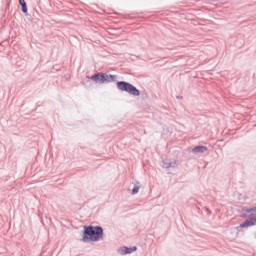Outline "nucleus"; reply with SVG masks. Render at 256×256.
Segmentation results:
<instances>
[{
  "label": "nucleus",
  "instance_id": "nucleus-5",
  "mask_svg": "<svg viewBox=\"0 0 256 256\" xmlns=\"http://www.w3.org/2000/svg\"><path fill=\"white\" fill-rule=\"evenodd\" d=\"M137 251V246L133 247H127V246H121L117 249L118 255H131V253H135Z\"/></svg>",
  "mask_w": 256,
  "mask_h": 256
},
{
  "label": "nucleus",
  "instance_id": "nucleus-6",
  "mask_svg": "<svg viewBox=\"0 0 256 256\" xmlns=\"http://www.w3.org/2000/svg\"><path fill=\"white\" fill-rule=\"evenodd\" d=\"M141 191V182L135 180L132 182V188L128 189V193L131 195H137Z\"/></svg>",
  "mask_w": 256,
  "mask_h": 256
},
{
  "label": "nucleus",
  "instance_id": "nucleus-10",
  "mask_svg": "<svg viewBox=\"0 0 256 256\" xmlns=\"http://www.w3.org/2000/svg\"><path fill=\"white\" fill-rule=\"evenodd\" d=\"M21 7H22V13H27V4H23Z\"/></svg>",
  "mask_w": 256,
  "mask_h": 256
},
{
  "label": "nucleus",
  "instance_id": "nucleus-2",
  "mask_svg": "<svg viewBox=\"0 0 256 256\" xmlns=\"http://www.w3.org/2000/svg\"><path fill=\"white\" fill-rule=\"evenodd\" d=\"M117 87L119 91H125L126 93H129V95H132L133 97H139L141 95V93L139 92V89H137L135 86L127 82H117Z\"/></svg>",
  "mask_w": 256,
  "mask_h": 256
},
{
  "label": "nucleus",
  "instance_id": "nucleus-8",
  "mask_svg": "<svg viewBox=\"0 0 256 256\" xmlns=\"http://www.w3.org/2000/svg\"><path fill=\"white\" fill-rule=\"evenodd\" d=\"M207 147L205 146H196L193 148L192 152L195 153V155H199L201 153H206Z\"/></svg>",
  "mask_w": 256,
  "mask_h": 256
},
{
  "label": "nucleus",
  "instance_id": "nucleus-3",
  "mask_svg": "<svg viewBox=\"0 0 256 256\" xmlns=\"http://www.w3.org/2000/svg\"><path fill=\"white\" fill-rule=\"evenodd\" d=\"M90 79L91 81H94V83H111V81H113L115 77L105 73H98V74L92 75Z\"/></svg>",
  "mask_w": 256,
  "mask_h": 256
},
{
  "label": "nucleus",
  "instance_id": "nucleus-4",
  "mask_svg": "<svg viewBox=\"0 0 256 256\" xmlns=\"http://www.w3.org/2000/svg\"><path fill=\"white\" fill-rule=\"evenodd\" d=\"M162 167L163 169H166V171H171V169H177V167H179V160L167 158L162 161Z\"/></svg>",
  "mask_w": 256,
  "mask_h": 256
},
{
  "label": "nucleus",
  "instance_id": "nucleus-7",
  "mask_svg": "<svg viewBox=\"0 0 256 256\" xmlns=\"http://www.w3.org/2000/svg\"><path fill=\"white\" fill-rule=\"evenodd\" d=\"M256 217L248 218L243 223L240 224L241 229H247L249 227H255Z\"/></svg>",
  "mask_w": 256,
  "mask_h": 256
},
{
  "label": "nucleus",
  "instance_id": "nucleus-9",
  "mask_svg": "<svg viewBox=\"0 0 256 256\" xmlns=\"http://www.w3.org/2000/svg\"><path fill=\"white\" fill-rule=\"evenodd\" d=\"M248 213H250L251 215H256V207L249 209Z\"/></svg>",
  "mask_w": 256,
  "mask_h": 256
},
{
  "label": "nucleus",
  "instance_id": "nucleus-11",
  "mask_svg": "<svg viewBox=\"0 0 256 256\" xmlns=\"http://www.w3.org/2000/svg\"><path fill=\"white\" fill-rule=\"evenodd\" d=\"M19 3H20L21 6L27 4V3L25 2V0H19Z\"/></svg>",
  "mask_w": 256,
  "mask_h": 256
},
{
  "label": "nucleus",
  "instance_id": "nucleus-1",
  "mask_svg": "<svg viewBox=\"0 0 256 256\" xmlns=\"http://www.w3.org/2000/svg\"><path fill=\"white\" fill-rule=\"evenodd\" d=\"M82 241L84 243L103 241V228L101 226H85Z\"/></svg>",
  "mask_w": 256,
  "mask_h": 256
}]
</instances>
